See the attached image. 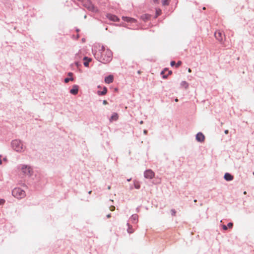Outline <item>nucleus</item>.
I'll list each match as a JSON object with an SVG mask.
<instances>
[{"label": "nucleus", "mask_w": 254, "mask_h": 254, "mask_svg": "<svg viewBox=\"0 0 254 254\" xmlns=\"http://www.w3.org/2000/svg\"><path fill=\"white\" fill-rule=\"evenodd\" d=\"M107 17L111 20L113 21H119V19L115 15H112L110 14H108L107 15Z\"/></svg>", "instance_id": "9d476101"}, {"label": "nucleus", "mask_w": 254, "mask_h": 254, "mask_svg": "<svg viewBox=\"0 0 254 254\" xmlns=\"http://www.w3.org/2000/svg\"><path fill=\"white\" fill-rule=\"evenodd\" d=\"M170 0H164L162 1L163 5H168L169 4V2Z\"/></svg>", "instance_id": "aec40b11"}, {"label": "nucleus", "mask_w": 254, "mask_h": 254, "mask_svg": "<svg viewBox=\"0 0 254 254\" xmlns=\"http://www.w3.org/2000/svg\"><path fill=\"white\" fill-rule=\"evenodd\" d=\"M138 73L139 74H140V71H138Z\"/></svg>", "instance_id": "de8ad7c7"}, {"label": "nucleus", "mask_w": 254, "mask_h": 254, "mask_svg": "<svg viewBox=\"0 0 254 254\" xmlns=\"http://www.w3.org/2000/svg\"><path fill=\"white\" fill-rule=\"evenodd\" d=\"M102 52L101 53V55H99V52L96 51L95 54L98 56V58H99L100 60L102 61L103 63H109L112 59V53L110 50H105V48L102 46L101 47V50Z\"/></svg>", "instance_id": "f257e3e1"}, {"label": "nucleus", "mask_w": 254, "mask_h": 254, "mask_svg": "<svg viewBox=\"0 0 254 254\" xmlns=\"http://www.w3.org/2000/svg\"><path fill=\"white\" fill-rule=\"evenodd\" d=\"M84 61H86L87 60L88 61L87 62H85L84 63V65L85 66H88V65H89V62L91 61V59H88L87 57H85L84 58Z\"/></svg>", "instance_id": "dca6fc26"}, {"label": "nucleus", "mask_w": 254, "mask_h": 254, "mask_svg": "<svg viewBox=\"0 0 254 254\" xmlns=\"http://www.w3.org/2000/svg\"><path fill=\"white\" fill-rule=\"evenodd\" d=\"M178 99L177 98L175 99V102H178Z\"/></svg>", "instance_id": "79ce46f5"}, {"label": "nucleus", "mask_w": 254, "mask_h": 254, "mask_svg": "<svg viewBox=\"0 0 254 254\" xmlns=\"http://www.w3.org/2000/svg\"><path fill=\"white\" fill-rule=\"evenodd\" d=\"M6 160H7L6 158H4L3 159V160L5 161H6Z\"/></svg>", "instance_id": "c03bdc74"}, {"label": "nucleus", "mask_w": 254, "mask_h": 254, "mask_svg": "<svg viewBox=\"0 0 254 254\" xmlns=\"http://www.w3.org/2000/svg\"><path fill=\"white\" fill-rule=\"evenodd\" d=\"M156 17H157L158 16L160 15L161 13V10L160 9H158L156 10Z\"/></svg>", "instance_id": "412c9836"}, {"label": "nucleus", "mask_w": 254, "mask_h": 254, "mask_svg": "<svg viewBox=\"0 0 254 254\" xmlns=\"http://www.w3.org/2000/svg\"><path fill=\"white\" fill-rule=\"evenodd\" d=\"M140 124H143V121H141V122H140Z\"/></svg>", "instance_id": "a18cd8bd"}, {"label": "nucleus", "mask_w": 254, "mask_h": 254, "mask_svg": "<svg viewBox=\"0 0 254 254\" xmlns=\"http://www.w3.org/2000/svg\"><path fill=\"white\" fill-rule=\"evenodd\" d=\"M203 10H205V7H203Z\"/></svg>", "instance_id": "49530a36"}, {"label": "nucleus", "mask_w": 254, "mask_h": 254, "mask_svg": "<svg viewBox=\"0 0 254 254\" xmlns=\"http://www.w3.org/2000/svg\"><path fill=\"white\" fill-rule=\"evenodd\" d=\"M118 119V115L117 113H114L110 118V121H116Z\"/></svg>", "instance_id": "4468645a"}, {"label": "nucleus", "mask_w": 254, "mask_h": 254, "mask_svg": "<svg viewBox=\"0 0 254 254\" xmlns=\"http://www.w3.org/2000/svg\"><path fill=\"white\" fill-rule=\"evenodd\" d=\"M224 132H225V134H228V133L229 131H228V130L226 129V130H225V131H224Z\"/></svg>", "instance_id": "f704fd0d"}, {"label": "nucleus", "mask_w": 254, "mask_h": 254, "mask_svg": "<svg viewBox=\"0 0 254 254\" xmlns=\"http://www.w3.org/2000/svg\"><path fill=\"white\" fill-rule=\"evenodd\" d=\"M133 231H133V230L132 229V228H131V227H130L129 226L128 229H127V232H128L129 233L131 234V233H132L133 232Z\"/></svg>", "instance_id": "5701e85b"}, {"label": "nucleus", "mask_w": 254, "mask_h": 254, "mask_svg": "<svg viewBox=\"0 0 254 254\" xmlns=\"http://www.w3.org/2000/svg\"><path fill=\"white\" fill-rule=\"evenodd\" d=\"M84 5L90 10H92L93 11H97V9L94 7L90 1L88 0L85 2L84 3Z\"/></svg>", "instance_id": "39448f33"}, {"label": "nucleus", "mask_w": 254, "mask_h": 254, "mask_svg": "<svg viewBox=\"0 0 254 254\" xmlns=\"http://www.w3.org/2000/svg\"><path fill=\"white\" fill-rule=\"evenodd\" d=\"M1 155H0V158H1ZM1 164H2V161H1V159H0V165H1Z\"/></svg>", "instance_id": "c9c22d12"}, {"label": "nucleus", "mask_w": 254, "mask_h": 254, "mask_svg": "<svg viewBox=\"0 0 254 254\" xmlns=\"http://www.w3.org/2000/svg\"><path fill=\"white\" fill-rule=\"evenodd\" d=\"M175 64H176V63H175V61H172V62H171V64H171V65L172 66H173L175 65Z\"/></svg>", "instance_id": "c756f323"}, {"label": "nucleus", "mask_w": 254, "mask_h": 254, "mask_svg": "<svg viewBox=\"0 0 254 254\" xmlns=\"http://www.w3.org/2000/svg\"><path fill=\"white\" fill-rule=\"evenodd\" d=\"M72 72H69L68 73V75L69 76H71L72 75Z\"/></svg>", "instance_id": "72a5a7b5"}, {"label": "nucleus", "mask_w": 254, "mask_h": 254, "mask_svg": "<svg viewBox=\"0 0 254 254\" xmlns=\"http://www.w3.org/2000/svg\"><path fill=\"white\" fill-rule=\"evenodd\" d=\"M171 212H172V214H173V215H174L175 214V213H176V211H175V210H174V209L171 210Z\"/></svg>", "instance_id": "2f4dec72"}, {"label": "nucleus", "mask_w": 254, "mask_h": 254, "mask_svg": "<svg viewBox=\"0 0 254 254\" xmlns=\"http://www.w3.org/2000/svg\"><path fill=\"white\" fill-rule=\"evenodd\" d=\"M91 192H92V191H91V190H90V191H89L88 192V193H89V194H91Z\"/></svg>", "instance_id": "a19ab883"}, {"label": "nucleus", "mask_w": 254, "mask_h": 254, "mask_svg": "<svg viewBox=\"0 0 254 254\" xmlns=\"http://www.w3.org/2000/svg\"><path fill=\"white\" fill-rule=\"evenodd\" d=\"M144 133L145 134H146V133H147V130H144Z\"/></svg>", "instance_id": "ea45409f"}, {"label": "nucleus", "mask_w": 254, "mask_h": 254, "mask_svg": "<svg viewBox=\"0 0 254 254\" xmlns=\"http://www.w3.org/2000/svg\"><path fill=\"white\" fill-rule=\"evenodd\" d=\"M5 202V200L3 199H0V205L3 204Z\"/></svg>", "instance_id": "c85d7f7f"}, {"label": "nucleus", "mask_w": 254, "mask_h": 254, "mask_svg": "<svg viewBox=\"0 0 254 254\" xmlns=\"http://www.w3.org/2000/svg\"><path fill=\"white\" fill-rule=\"evenodd\" d=\"M103 103L104 105H107L108 104V102L106 100H104Z\"/></svg>", "instance_id": "473e14b6"}, {"label": "nucleus", "mask_w": 254, "mask_h": 254, "mask_svg": "<svg viewBox=\"0 0 254 254\" xmlns=\"http://www.w3.org/2000/svg\"><path fill=\"white\" fill-rule=\"evenodd\" d=\"M194 202H196V200H194Z\"/></svg>", "instance_id": "8fccbe9b"}, {"label": "nucleus", "mask_w": 254, "mask_h": 254, "mask_svg": "<svg viewBox=\"0 0 254 254\" xmlns=\"http://www.w3.org/2000/svg\"><path fill=\"white\" fill-rule=\"evenodd\" d=\"M154 1L157 2L158 1V0H154Z\"/></svg>", "instance_id": "09e8293b"}, {"label": "nucleus", "mask_w": 254, "mask_h": 254, "mask_svg": "<svg viewBox=\"0 0 254 254\" xmlns=\"http://www.w3.org/2000/svg\"><path fill=\"white\" fill-rule=\"evenodd\" d=\"M107 92V89L106 87H104L103 90L102 91H98V95H105Z\"/></svg>", "instance_id": "2eb2a0df"}, {"label": "nucleus", "mask_w": 254, "mask_h": 254, "mask_svg": "<svg viewBox=\"0 0 254 254\" xmlns=\"http://www.w3.org/2000/svg\"><path fill=\"white\" fill-rule=\"evenodd\" d=\"M154 173L150 169L146 170L144 172V176L146 179H152L154 177Z\"/></svg>", "instance_id": "423d86ee"}, {"label": "nucleus", "mask_w": 254, "mask_h": 254, "mask_svg": "<svg viewBox=\"0 0 254 254\" xmlns=\"http://www.w3.org/2000/svg\"><path fill=\"white\" fill-rule=\"evenodd\" d=\"M181 85L186 89H187L189 86V84L186 81H183L181 83Z\"/></svg>", "instance_id": "f3484780"}, {"label": "nucleus", "mask_w": 254, "mask_h": 254, "mask_svg": "<svg viewBox=\"0 0 254 254\" xmlns=\"http://www.w3.org/2000/svg\"><path fill=\"white\" fill-rule=\"evenodd\" d=\"M224 179L228 181H231L233 179V176L229 173H226L224 175Z\"/></svg>", "instance_id": "f8f14e48"}, {"label": "nucleus", "mask_w": 254, "mask_h": 254, "mask_svg": "<svg viewBox=\"0 0 254 254\" xmlns=\"http://www.w3.org/2000/svg\"><path fill=\"white\" fill-rule=\"evenodd\" d=\"M244 194H247V192H246V191H244Z\"/></svg>", "instance_id": "37998d69"}, {"label": "nucleus", "mask_w": 254, "mask_h": 254, "mask_svg": "<svg viewBox=\"0 0 254 254\" xmlns=\"http://www.w3.org/2000/svg\"><path fill=\"white\" fill-rule=\"evenodd\" d=\"M12 147L14 150L17 152H22L25 149V147L23 143L19 140H14L12 141Z\"/></svg>", "instance_id": "f03ea898"}, {"label": "nucleus", "mask_w": 254, "mask_h": 254, "mask_svg": "<svg viewBox=\"0 0 254 254\" xmlns=\"http://www.w3.org/2000/svg\"><path fill=\"white\" fill-rule=\"evenodd\" d=\"M137 217H138V216L136 214L132 215L131 216V218L134 220H135L136 219H137Z\"/></svg>", "instance_id": "393cba45"}, {"label": "nucleus", "mask_w": 254, "mask_h": 254, "mask_svg": "<svg viewBox=\"0 0 254 254\" xmlns=\"http://www.w3.org/2000/svg\"><path fill=\"white\" fill-rule=\"evenodd\" d=\"M215 38L219 41H222L224 35L223 33L220 30H218L214 34Z\"/></svg>", "instance_id": "0eeeda50"}, {"label": "nucleus", "mask_w": 254, "mask_h": 254, "mask_svg": "<svg viewBox=\"0 0 254 254\" xmlns=\"http://www.w3.org/2000/svg\"><path fill=\"white\" fill-rule=\"evenodd\" d=\"M79 87L77 85H74L70 90V93L73 95H76L78 92Z\"/></svg>", "instance_id": "6e6552de"}, {"label": "nucleus", "mask_w": 254, "mask_h": 254, "mask_svg": "<svg viewBox=\"0 0 254 254\" xmlns=\"http://www.w3.org/2000/svg\"><path fill=\"white\" fill-rule=\"evenodd\" d=\"M172 71L170 70V71H169L168 74L170 75L172 74Z\"/></svg>", "instance_id": "4c0bfd02"}, {"label": "nucleus", "mask_w": 254, "mask_h": 254, "mask_svg": "<svg viewBox=\"0 0 254 254\" xmlns=\"http://www.w3.org/2000/svg\"><path fill=\"white\" fill-rule=\"evenodd\" d=\"M21 170L24 176H30L33 173L31 168L27 165H23Z\"/></svg>", "instance_id": "20e7f679"}, {"label": "nucleus", "mask_w": 254, "mask_h": 254, "mask_svg": "<svg viewBox=\"0 0 254 254\" xmlns=\"http://www.w3.org/2000/svg\"><path fill=\"white\" fill-rule=\"evenodd\" d=\"M115 209V207L113 205H112L110 207V210L112 211H114Z\"/></svg>", "instance_id": "bb28decb"}, {"label": "nucleus", "mask_w": 254, "mask_h": 254, "mask_svg": "<svg viewBox=\"0 0 254 254\" xmlns=\"http://www.w3.org/2000/svg\"><path fill=\"white\" fill-rule=\"evenodd\" d=\"M182 64V62L181 61H179L178 62V63L176 64V67H179V66H180Z\"/></svg>", "instance_id": "cd10ccee"}, {"label": "nucleus", "mask_w": 254, "mask_h": 254, "mask_svg": "<svg viewBox=\"0 0 254 254\" xmlns=\"http://www.w3.org/2000/svg\"><path fill=\"white\" fill-rule=\"evenodd\" d=\"M150 16L148 14H144L141 16L142 19H143L144 20H147V19L150 18Z\"/></svg>", "instance_id": "a211bd4d"}, {"label": "nucleus", "mask_w": 254, "mask_h": 254, "mask_svg": "<svg viewBox=\"0 0 254 254\" xmlns=\"http://www.w3.org/2000/svg\"><path fill=\"white\" fill-rule=\"evenodd\" d=\"M253 175H254V172L253 173Z\"/></svg>", "instance_id": "3c124183"}, {"label": "nucleus", "mask_w": 254, "mask_h": 254, "mask_svg": "<svg viewBox=\"0 0 254 254\" xmlns=\"http://www.w3.org/2000/svg\"><path fill=\"white\" fill-rule=\"evenodd\" d=\"M111 214H108V215H107V217L108 218H110V217H111Z\"/></svg>", "instance_id": "e433bc0d"}, {"label": "nucleus", "mask_w": 254, "mask_h": 254, "mask_svg": "<svg viewBox=\"0 0 254 254\" xmlns=\"http://www.w3.org/2000/svg\"><path fill=\"white\" fill-rule=\"evenodd\" d=\"M188 72H191V69H190V68H189V69H188Z\"/></svg>", "instance_id": "58836bf2"}, {"label": "nucleus", "mask_w": 254, "mask_h": 254, "mask_svg": "<svg viewBox=\"0 0 254 254\" xmlns=\"http://www.w3.org/2000/svg\"><path fill=\"white\" fill-rule=\"evenodd\" d=\"M12 195L17 198H22L26 196L25 191L19 188H14L12 191Z\"/></svg>", "instance_id": "7ed1b4c3"}, {"label": "nucleus", "mask_w": 254, "mask_h": 254, "mask_svg": "<svg viewBox=\"0 0 254 254\" xmlns=\"http://www.w3.org/2000/svg\"><path fill=\"white\" fill-rule=\"evenodd\" d=\"M123 19L124 21L130 22H135L136 20L134 18L128 17H123Z\"/></svg>", "instance_id": "ddd939ff"}, {"label": "nucleus", "mask_w": 254, "mask_h": 254, "mask_svg": "<svg viewBox=\"0 0 254 254\" xmlns=\"http://www.w3.org/2000/svg\"><path fill=\"white\" fill-rule=\"evenodd\" d=\"M74 80L73 78H66L64 79V82L65 83H68L69 81H73Z\"/></svg>", "instance_id": "6ab92c4d"}, {"label": "nucleus", "mask_w": 254, "mask_h": 254, "mask_svg": "<svg viewBox=\"0 0 254 254\" xmlns=\"http://www.w3.org/2000/svg\"><path fill=\"white\" fill-rule=\"evenodd\" d=\"M233 223H229L227 225V227L229 228H232V227H233Z\"/></svg>", "instance_id": "a878e982"}, {"label": "nucleus", "mask_w": 254, "mask_h": 254, "mask_svg": "<svg viewBox=\"0 0 254 254\" xmlns=\"http://www.w3.org/2000/svg\"><path fill=\"white\" fill-rule=\"evenodd\" d=\"M196 139L198 141L203 142L204 140L205 137L201 132H199L196 135Z\"/></svg>", "instance_id": "1a4fd4ad"}, {"label": "nucleus", "mask_w": 254, "mask_h": 254, "mask_svg": "<svg viewBox=\"0 0 254 254\" xmlns=\"http://www.w3.org/2000/svg\"><path fill=\"white\" fill-rule=\"evenodd\" d=\"M222 227H223V229L224 230H227V229H228L227 226H226V225H223Z\"/></svg>", "instance_id": "7c9ffc66"}, {"label": "nucleus", "mask_w": 254, "mask_h": 254, "mask_svg": "<svg viewBox=\"0 0 254 254\" xmlns=\"http://www.w3.org/2000/svg\"><path fill=\"white\" fill-rule=\"evenodd\" d=\"M134 187H135V188H136L137 189H138L140 188V185L138 184V183H137V182L134 183Z\"/></svg>", "instance_id": "4be33fe9"}, {"label": "nucleus", "mask_w": 254, "mask_h": 254, "mask_svg": "<svg viewBox=\"0 0 254 254\" xmlns=\"http://www.w3.org/2000/svg\"><path fill=\"white\" fill-rule=\"evenodd\" d=\"M167 69H164L163 71H162L161 72V74L162 75H164V74L165 73V71H167ZM167 76H166V75H163V77L164 78H167Z\"/></svg>", "instance_id": "b1692460"}, {"label": "nucleus", "mask_w": 254, "mask_h": 254, "mask_svg": "<svg viewBox=\"0 0 254 254\" xmlns=\"http://www.w3.org/2000/svg\"><path fill=\"white\" fill-rule=\"evenodd\" d=\"M114 80V77L112 75H110L105 78V82L106 83L109 84L112 83Z\"/></svg>", "instance_id": "9b49d317"}]
</instances>
